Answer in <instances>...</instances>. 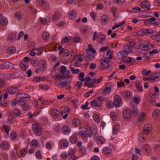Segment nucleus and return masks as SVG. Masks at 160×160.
<instances>
[{"instance_id": "47", "label": "nucleus", "mask_w": 160, "mask_h": 160, "mask_svg": "<svg viewBox=\"0 0 160 160\" xmlns=\"http://www.w3.org/2000/svg\"><path fill=\"white\" fill-rule=\"evenodd\" d=\"M88 48L86 50L87 52H96V51L92 48V45L89 44L88 45Z\"/></svg>"}, {"instance_id": "48", "label": "nucleus", "mask_w": 160, "mask_h": 160, "mask_svg": "<svg viewBox=\"0 0 160 160\" xmlns=\"http://www.w3.org/2000/svg\"><path fill=\"white\" fill-rule=\"evenodd\" d=\"M15 117H14L9 118L8 119V123L10 124L14 123L16 121V120L15 119Z\"/></svg>"}, {"instance_id": "5", "label": "nucleus", "mask_w": 160, "mask_h": 160, "mask_svg": "<svg viewBox=\"0 0 160 160\" xmlns=\"http://www.w3.org/2000/svg\"><path fill=\"white\" fill-rule=\"evenodd\" d=\"M74 154L73 151H71L68 152V153L67 154L66 152H63L61 155V158L63 159H65L67 158H68L69 159L71 158L73 156Z\"/></svg>"}, {"instance_id": "41", "label": "nucleus", "mask_w": 160, "mask_h": 160, "mask_svg": "<svg viewBox=\"0 0 160 160\" xmlns=\"http://www.w3.org/2000/svg\"><path fill=\"white\" fill-rule=\"evenodd\" d=\"M18 104L19 105L22 106L26 104V100L23 98H21L18 101Z\"/></svg>"}, {"instance_id": "49", "label": "nucleus", "mask_w": 160, "mask_h": 160, "mask_svg": "<svg viewBox=\"0 0 160 160\" xmlns=\"http://www.w3.org/2000/svg\"><path fill=\"white\" fill-rule=\"evenodd\" d=\"M68 141L64 140L62 142V148L66 147L68 146Z\"/></svg>"}, {"instance_id": "2", "label": "nucleus", "mask_w": 160, "mask_h": 160, "mask_svg": "<svg viewBox=\"0 0 160 160\" xmlns=\"http://www.w3.org/2000/svg\"><path fill=\"white\" fill-rule=\"evenodd\" d=\"M97 32H94L92 40L93 41H95L96 38L99 40L97 41L100 43H101L104 42L106 40V37L103 34H100L97 36Z\"/></svg>"}, {"instance_id": "58", "label": "nucleus", "mask_w": 160, "mask_h": 160, "mask_svg": "<svg viewBox=\"0 0 160 160\" xmlns=\"http://www.w3.org/2000/svg\"><path fill=\"white\" fill-rule=\"evenodd\" d=\"M21 95L22 98H30V95L26 93H23L20 94Z\"/></svg>"}, {"instance_id": "12", "label": "nucleus", "mask_w": 160, "mask_h": 160, "mask_svg": "<svg viewBox=\"0 0 160 160\" xmlns=\"http://www.w3.org/2000/svg\"><path fill=\"white\" fill-rule=\"evenodd\" d=\"M11 63L9 62H6L0 64V68L2 69H7L11 67Z\"/></svg>"}, {"instance_id": "24", "label": "nucleus", "mask_w": 160, "mask_h": 160, "mask_svg": "<svg viewBox=\"0 0 160 160\" xmlns=\"http://www.w3.org/2000/svg\"><path fill=\"white\" fill-rule=\"evenodd\" d=\"M15 18L17 20H21L22 18V14L19 12H15L14 15Z\"/></svg>"}, {"instance_id": "7", "label": "nucleus", "mask_w": 160, "mask_h": 160, "mask_svg": "<svg viewBox=\"0 0 160 160\" xmlns=\"http://www.w3.org/2000/svg\"><path fill=\"white\" fill-rule=\"evenodd\" d=\"M94 138L97 142H99L101 144L104 143L105 140L102 136H100L97 134H95L94 135Z\"/></svg>"}, {"instance_id": "27", "label": "nucleus", "mask_w": 160, "mask_h": 160, "mask_svg": "<svg viewBox=\"0 0 160 160\" xmlns=\"http://www.w3.org/2000/svg\"><path fill=\"white\" fill-rule=\"evenodd\" d=\"M32 127L33 132L37 131V130L40 128L38 124L36 122L33 123Z\"/></svg>"}, {"instance_id": "16", "label": "nucleus", "mask_w": 160, "mask_h": 160, "mask_svg": "<svg viewBox=\"0 0 160 160\" xmlns=\"http://www.w3.org/2000/svg\"><path fill=\"white\" fill-rule=\"evenodd\" d=\"M156 19L152 17L149 19H147L145 20L144 22V23L145 24L147 25H152L153 23L152 22L154 21H156Z\"/></svg>"}, {"instance_id": "3", "label": "nucleus", "mask_w": 160, "mask_h": 160, "mask_svg": "<svg viewBox=\"0 0 160 160\" xmlns=\"http://www.w3.org/2000/svg\"><path fill=\"white\" fill-rule=\"evenodd\" d=\"M122 104V98L118 95H116L114 97V100L112 102L113 105L116 108L120 107Z\"/></svg>"}, {"instance_id": "15", "label": "nucleus", "mask_w": 160, "mask_h": 160, "mask_svg": "<svg viewBox=\"0 0 160 160\" xmlns=\"http://www.w3.org/2000/svg\"><path fill=\"white\" fill-rule=\"evenodd\" d=\"M108 19L107 16L103 15L101 17V22L103 25H105L108 23Z\"/></svg>"}, {"instance_id": "22", "label": "nucleus", "mask_w": 160, "mask_h": 160, "mask_svg": "<svg viewBox=\"0 0 160 160\" xmlns=\"http://www.w3.org/2000/svg\"><path fill=\"white\" fill-rule=\"evenodd\" d=\"M132 112L134 116H137L138 114V111L136 106H133L132 108Z\"/></svg>"}, {"instance_id": "14", "label": "nucleus", "mask_w": 160, "mask_h": 160, "mask_svg": "<svg viewBox=\"0 0 160 160\" xmlns=\"http://www.w3.org/2000/svg\"><path fill=\"white\" fill-rule=\"evenodd\" d=\"M7 92L9 94L16 93L18 92V88H17L10 87L7 89Z\"/></svg>"}, {"instance_id": "60", "label": "nucleus", "mask_w": 160, "mask_h": 160, "mask_svg": "<svg viewBox=\"0 0 160 160\" xmlns=\"http://www.w3.org/2000/svg\"><path fill=\"white\" fill-rule=\"evenodd\" d=\"M113 54L112 51L110 50H108L107 52V55L109 56V58L110 59L112 58V55Z\"/></svg>"}, {"instance_id": "63", "label": "nucleus", "mask_w": 160, "mask_h": 160, "mask_svg": "<svg viewBox=\"0 0 160 160\" xmlns=\"http://www.w3.org/2000/svg\"><path fill=\"white\" fill-rule=\"evenodd\" d=\"M80 30L82 33H84L87 31V27L85 26L82 27Z\"/></svg>"}, {"instance_id": "23", "label": "nucleus", "mask_w": 160, "mask_h": 160, "mask_svg": "<svg viewBox=\"0 0 160 160\" xmlns=\"http://www.w3.org/2000/svg\"><path fill=\"white\" fill-rule=\"evenodd\" d=\"M122 95L123 97L127 98H130L132 96V93L128 91L123 92Z\"/></svg>"}, {"instance_id": "8", "label": "nucleus", "mask_w": 160, "mask_h": 160, "mask_svg": "<svg viewBox=\"0 0 160 160\" xmlns=\"http://www.w3.org/2000/svg\"><path fill=\"white\" fill-rule=\"evenodd\" d=\"M131 116V112L129 110L126 109L123 111V117L124 118L129 119Z\"/></svg>"}, {"instance_id": "21", "label": "nucleus", "mask_w": 160, "mask_h": 160, "mask_svg": "<svg viewBox=\"0 0 160 160\" xmlns=\"http://www.w3.org/2000/svg\"><path fill=\"white\" fill-rule=\"evenodd\" d=\"M1 147L3 149H7L8 148L9 145L7 142L3 141L1 143Z\"/></svg>"}, {"instance_id": "1", "label": "nucleus", "mask_w": 160, "mask_h": 160, "mask_svg": "<svg viewBox=\"0 0 160 160\" xmlns=\"http://www.w3.org/2000/svg\"><path fill=\"white\" fill-rule=\"evenodd\" d=\"M103 99L102 97H99L98 98L93 100L91 102V106L96 110L99 109L101 105V100Z\"/></svg>"}, {"instance_id": "6", "label": "nucleus", "mask_w": 160, "mask_h": 160, "mask_svg": "<svg viewBox=\"0 0 160 160\" xmlns=\"http://www.w3.org/2000/svg\"><path fill=\"white\" fill-rule=\"evenodd\" d=\"M96 52H88L86 53V57L89 61H92L95 56Z\"/></svg>"}, {"instance_id": "32", "label": "nucleus", "mask_w": 160, "mask_h": 160, "mask_svg": "<svg viewBox=\"0 0 160 160\" xmlns=\"http://www.w3.org/2000/svg\"><path fill=\"white\" fill-rule=\"evenodd\" d=\"M39 63L41 68H43V69H44L46 68V62L43 59L41 60L40 61Z\"/></svg>"}, {"instance_id": "39", "label": "nucleus", "mask_w": 160, "mask_h": 160, "mask_svg": "<svg viewBox=\"0 0 160 160\" xmlns=\"http://www.w3.org/2000/svg\"><path fill=\"white\" fill-rule=\"evenodd\" d=\"M160 113V110L158 109H156L152 113V115L154 118L157 117Z\"/></svg>"}, {"instance_id": "20", "label": "nucleus", "mask_w": 160, "mask_h": 160, "mask_svg": "<svg viewBox=\"0 0 160 160\" xmlns=\"http://www.w3.org/2000/svg\"><path fill=\"white\" fill-rule=\"evenodd\" d=\"M0 22L3 25H6L8 23L7 19L4 17L0 18Z\"/></svg>"}, {"instance_id": "45", "label": "nucleus", "mask_w": 160, "mask_h": 160, "mask_svg": "<svg viewBox=\"0 0 160 160\" xmlns=\"http://www.w3.org/2000/svg\"><path fill=\"white\" fill-rule=\"evenodd\" d=\"M40 19L41 22L43 25H45L49 19V17H47L45 19H43L42 18H40Z\"/></svg>"}, {"instance_id": "59", "label": "nucleus", "mask_w": 160, "mask_h": 160, "mask_svg": "<svg viewBox=\"0 0 160 160\" xmlns=\"http://www.w3.org/2000/svg\"><path fill=\"white\" fill-rule=\"evenodd\" d=\"M78 150L79 152L84 153L86 151V148L84 147L81 146L78 148Z\"/></svg>"}, {"instance_id": "4", "label": "nucleus", "mask_w": 160, "mask_h": 160, "mask_svg": "<svg viewBox=\"0 0 160 160\" xmlns=\"http://www.w3.org/2000/svg\"><path fill=\"white\" fill-rule=\"evenodd\" d=\"M140 5L142 8H147L148 11L150 9L151 3L148 1L144 0L141 3Z\"/></svg>"}, {"instance_id": "62", "label": "nucleus", "mask_w": 160, "mask_h": 160, "mask_svg": "<svg viewBox=\"0 0 160 160\" xmlns=\"http://www.w3.org/2000/svg\"><path fill=\"white\" fill-rule=\"evenodd\" d=\"M37 136H40L41 135L42 132L41 128H39L37 131L33 132Z\"/></svg>"}, {"instance_id": "36", "label": "nucleus", "mask_w": 160, "mask_h": 160, "mask_svg": "<svg viewBox=\"0 0 160 160\" xmlns=\"http://www.w3.org/2000/svg\"><path fill=\"white\" fill-rule=\"evenodd\" d=\"M71 39V37H66L64 38H63L62 39L61 43L62 44H64L65 43L69 42Z\"/></svg>"}, {"instance_id": "17", "label": "nucleus", "mask_w": 160, "mask_h": 160, "mask_svg": "<svg viewBox=\"0 0 160 160\" xmlns=\"http://www.w3.org/2000/svg\"><path fill=\"white\" fill-rule=\"evenodd\" d=\"M149 76L150 78V82H154L158 81L156 80V79H158V77L156 75V72L152 73Z\"/></svg>"}, {"instance_id": "43", "label": "nucleus", "mask_w": 160, "mask_h": 160, "mask_svg": "<svg viewBox=\"0 0 160 160\" xmlns=\"http://www.w3.org/2000/svg\"><path fill=\"white\" fill-rule=\"evenodd\" d=\"M110 115L113 121H116L117 119L116 114L114 112H112L110 113Z\"/></svg>"}, {"instance_id": "56", "label": "nucleus", "mask_w": 160, "mask_h": 160, "mask_svg": "<svg viewBox=\"0 0 160 160\" xmlns=\"http://www.w3.org/2000/svg\"><path fill=\"white\" fill-rule=\"evenodd\" d=\"M70 53V52L68 49H64L63 51L62 54L64 56H68Z\"/></svg>"}, {"instance_id": "38", "label": "nucleus", "mask_w": 160, "mask_h": 160, "mask_svg": "<svg viewBox=\"0 0 160 160\" xmlns=\"http://www.w3.org/2000/svg\"><path fill=\"white\" fill-rule=\"evenodd\" d=\"M69 68L73 73L78 74L80 72V70L79 69H75L74 68L72 67L71 65L69 66Z\"/></svg>"}, {"instance_id": "28", "label": "nucleus", "mask_w": 160, "mask_h": 160, "mask_svg": "<svg viewBox=\"0 0 160 160\" xmlns=\"http://www.w3.org/2000/svg\"><path fill=\"white\" fill-rule=\"evenodd\" d=\"M49 36V34L47 32H43L42 37L45 42H47L48 41Z\"/></svg>"}, {"instance_id": "51", "label": "nucleus", "mask_w": 160, "mask_h": 160, "mask_svg": "<svg viewBox=\"0 0 160 160\" xmlns=\"http://www.w3.org/2000/svg\"><path fill=\"white\" fill-rule=\"evenodd\" d=\"M79 134L82 137L87 138V136L86 135L85 131L84 130H82L79 132Z\"/></svg>"}, {"instance_id": "52", "label": "nucleus", "mask_w": 160, "mask_h": 160, "mask_svg": "<svg viewBox=\"0 0 160 160\" xmlns=\"http://www.w3.org/2000/svg\"><path fill=\"white\" fill-rule=\"evenodd\" d=\"M84 85H86L87 87L91 88L94 86V83L91 82H85Z\"/></svg>"}, {"instance_id": "40", "label": "nucleus", "mask_w": 160, "mask_h": 160, "mask_svg": "<svg viewBox=\"0 0 160 160\" xmlns=\"http://www.w3.org/2000/svg\"><path fill=\"white\" fill-rule=\"evenodd\" d=\"M27 152L28 150L26 148L22 149L21 150L20 153L21 156L22 157H24L26 155V153Z\"/></svg>"}, {"instance_id": "25", "label": "nucleus", "mask_w": 160, "mask_h": 160, "mask_svg": "<svg viewBox=\"0 0 160 160\" xmlns=\"http://www.w3.org/2000/svg\"><path fill=\"white\" fill-rule=\"evenodd\" d=\"M70 142L73 144H75L78 141V138L75 136L72 135L69 139Z\"/></svg>"}, {"instance_id": "61", "label": "nucleus", "mask_w": 160, "mask_h": 160, "mask_svg": "<svg viewBox=\"0 0 160 160\" xmlns=\"http://www.w3.org/2000/svg\"><path fill=\"white\" fill-rule=\"evenodd\" d=\"M36 157L39 159H41L42 158L41 152L39 150L37 151L35 154Z\"/></svg>"}, {"instance_id": "18", "label": "nucleus", "mask_w": 160, "mask_h": 160, "mask_svg": "<svg viewBox=\"0 0 160 160\" xmlns=\"http://www.w3.org/2000/svg\"><path fill=\"white\" fill-rule=\"evenodd\" d=\"M27 64L26 62L22 61L20 65L21 69L23 71H26L28 68Z\"/></svg>"}, {"instance_id": "9", "label": "nucleus", "mask_w": 160, "mask_h": 160, "mask_svg": "<svg viewBox=\"0 0 160 160\" xmlns=\"http://www.w3.org/2000/svg\"><path fill=\"white\" fill-rule=\"evenodd\" d=\"M152 127L150 125H145L144 127L143 133L144 134L148 135L149 133L152 130Z\"/></svg>"}, {"instance_id": "55", "label": "nucleus", "mask_w": 160, "mask_h": 160, "mask_svg": "<svg viewBox=\"0 0 160 160\" xmlns=\"http://www.w3.org/2000/svg\"><path fill=\"white\" fill-rule=\"evenodd\" d=\"M22 109L24 111H28L30 108V106L28 104H25L22 106Z\"/></svg>"}, {"instance_id": "19", "label": "nucleus", "mask_w": 160, "mask_h": 160, "mask_svg": "<svg viewBox=\"0 0 160 160\" xmlns=\"http://www.w3.org/2000/svg\"><path fill=\"white\" fill-rule=\"evenodd\" d=\"M85 131L86 135L87 136V138L88 137L91 138L92 136L93 132L90 128H86Z\"/></svg>"}, {"instance_id": "11", "label": "nucleus", "mask_w": 160, "mask_h": 160, "mask_svg": "<svg viewBox=\"0 0 160 160\" xmlns=\"http://www.w3.org/2000/svg\"><path fill=\"white\" fill-rule=\"evenodd\" d=\"M145 43H141L139 45V47L141 49L145 51H148L150 49L149 46L150 45L149 43L148 42Z\"/></svg>"}, {"instance_id": "33", "label": "nucleus", "mask_w": 160, "mask_h": 160, "mask_svg": "<svg viewBox=\"0 0 160 160\" xmlns=\"http://www.w3.org/2000/svg\"><path fill=\"white\" fill-rule=\"evenodd\" d=\"M135 87L137 90L139 92L142 91L143 89L142 87V84L140 83H137L135 84Z\"/></svg>"}, {"instance_id": "42", "label": "nucleus", "mask_w": 160, "mask_h": 160, "mask_svg": "<svg viewBox=\"0 0 160 160\" xmlns=\"http://www.w3.org/2000/svg\"><path fill=\"white\" fill-rule=\"evenodd\" d=\"M143 149L147 152L148 153L151 152V148L148 145H145L143 147Z\"/></svg>"}, {"instance_id": "31", "label": "nucleus", "mask_w": 160, "mask_h": 160, "mask_svg": "<svg viewBox=\"0 0 160 160\" xmlns=\"http://www.w3.org/2000/svg\"><path fill=\"white\" fill-rule=\"evenodd\" d=\"M123 51L125 52V53H127L128 54L129 52H132L133 51H132V49L128 46H125L123 48Z\"/></svg>"}, {"instance_id": "44", "label": "nucleus", "mask_w": 160, "mask_h": 160, "mask_svg": "<svg viewBox=\"0 0 160 160\" xmlns=\"http://www.w3.org/2000/svg\"><path fill=\"white\" fill-rule=\"evenodd\" d=\"M84 74L83 72H80L78 75L79 79L82 82H84L85 80L84 78Z\"/></svg>"}, {"instance_id": "30", "label": "nucleus", "mask_w": 160, "mask_h": 160, "mask_svg": "<svg viewBox=\"0 0 160 160\" xmlns=\"http://www.w3.org/2000/svg\"><path fill=\"white\" fill-rule=\"evenodd\" d=\"M103 152L106 154H109L112 152V149L108 147H105L103 149Z\"/></svg>"}, {"instance_id": "37", "label": "nucleus", "mask_w": 160, "mask_h": 160, "mask_svg": "<svg viewBox=\"0 0 160 160\" xmlns=\"http://www.w3.org/2000/svg\"><path fill=\"white\" fill-rule=\"evenodd\" d=\"M69 16L71 18H73L76 16V12L74 10H72L69 13Z\"/></svg>"}, {"instance_id": "10", "label": "nucleus", "mask_w": 160, "mask_h": 160, "mask_svg": "<svg viewBox=\"0 0 160 160\" xmlns=\"http://www.w3.org/2000/svg\"><path fill=\"white\" fill-rule=\"evenodd\" d=\"M51 114L54 118H58L59 116L60 112L56 108H53L51 111Z\"/></svg>"}, {"instance_id": "64", "label": "nucleus", "mask_w": 160, "mask_h": 160, "mask_svg": "<svg viewBox=\"0 0 160 160\" xmlns=\"http://www.w3.org/2000/svg\"><path fill=\"white\" fill-rule=\"evenodd\" d=\"M110 10L113 13V16H115L117 11V8L115 7H112L110 9Z\"/></svg>"}, {"instance_id": "57", "label": "nucleus", "mask_w": 160, "mask_h": 160, "mask_svg": "<svg viewBox=\"0 0 160 160\" xmlns=\"http://www.w3.org/2000/svg\"><path fill=\"white\" fill-rule=\"evenodd\" d=\"M67 69L66 67L64 66H62L61 67L60 72L62 74H64Z\"/></svg>"}, {"instance_id": "35", "label": "nucleus", "mask_w": 160, "mask_h": 160, "mask_svg": "<svg viewBox=\"0 0 160 160\" xmlns=\"http://www.w3.org/2000/svg\"><path fill=\"white\" fill-rule=\"evenodd\" d=\"M13 114L16 117H19L21 115V112L20 111L16 109H14L13 110Z\"/></svg>"}, {"instance_id": "26", "label": "nucleus", "mask_w": 160, "mask_h": 160, "mask_svg": "<svg viewBox=\"0 0 160 160\" xmlns=\"http://www.w3.org/2000/svg\"><path fill=\"white\" fill-rule=\"evenodd\" d=\"M62 131L64 134H67L70 132V129L67 125H64L63 127Z\"/></svg>"}, {"instance_id": "53", "label": "nucleus", "mask_w": 160, "mask_h": 160, "mask_svg": "<svg viewBox=\"0 0 160 160\" xmlns=\"http://www.w3.org/2000/svg\"><path fill=\"white\" fill-rule=\"evenodd\" d=\"M17 135L15 132H12L10 135V137L12 140H14L16 137Z\"/></svg>"}, {"instance_id": "54", "label": "nucleus", "mask_w": 160, "mask_h": 160, "mask_svg": "<svg viewBox=\"0 0 160 160\" xmlns=\"http://www.w3.org/2000/svg\"><path fill=\"white\" fill-rule=\"evenodd\" d=\"M93 118L94 121L96 122H100V119L98 116L96 114H93Z\"/></svg>"}, {"instance_id": "13", "label": "nucleus", "mask_w": 160, "mask_h": 160, "mask_svg": "<svg viewBox=\"0 0 160 160\" xmlns=\"http://www.w3.org/2000/svg\"><path fill=\"white\" fill-rule=\"evenodd\" d=\"M6 52L9 54H13L16 52L15 48L13 46L7 48L6 50Z\"/></svg>"}, {"instance_id": "46", "label": "nucleus", "mask_w": 160, "mask_h": 160, "mask_svg": "<svg viewBox=\"0 0 160 160\" xmlns=\"http://www.w3.org/2000/svg\"><path fill=\"white\" fill-rule=\"evenodd\" d=\"M146 116V113L142 112L140 115L139 118H138V120L139 121H140L143 120L144 118Z\"/></svg>"}, {"instance_id": "50", "label": "nucleus", "mask_w": 160, "mask_h": 160, "mask_svg": "<svg viewBox=\"0 0 160 160\" xmlns=\"http://www.w3.org/2000/svg\"><path fill=\"white\" fill-rule=\"evenodd\" d=\"M151 72V70H149L147 71L146 69H143L142 72V74L144 76L148 75Z\"/></svg>"}, {"instance_id": "34", "label": "nucleus", "mask_w": 160, "mask_h": 160, "mask_svg": "<svg viewBox=\"0 0 160 160\" xmlns=\"http://www.w3.org/2000/svg\"><path fill=\"white\" fill-rule=\"evenodd\" d=\"M120 129V126L119 125H116L114 127L113 133L114 134H117Z\"/></svg>"}, {"instance_id": "29", "label": "nucleus", "mask_w": 160, "mask_h": 160, "mask_svg": "<svg viewBox=\"0 0 160 160\" xmlns=\"http://www.w3.org/2000/svg\"><path fill=\"white\" fill-rule=\"evenodd\" d=\"M61 16L59 12H55L53 16L52 19L54 21H56L59 19Z\"/></svg>"}]
</instances>
